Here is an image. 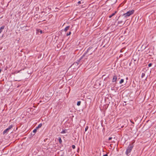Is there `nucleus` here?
<instances>
[{
	"instance_id": "22",
	"label": "nucleus",
	"mask_w": 156,
	"mask_h": 156,
	"mask_svg": "<svg viewBox=\"0 0 156 156\" xmlns=\"http://www.w3.org/2000/svg\"><path fill=\"white\" fill-rule=\"evenodd\" d=\"M72 147L73 149H75L76 147L75 146L73 145H72Z\"/></svg>"
},
{
	"instance_id": "32",
	"label": "nucleus",
	"mask_w": 156,
	"mask_h": 156,
	"mask_svg": "<svg viewBox=\"0 0 156 156\" xmlns=\"http://www.w3.org/2000/svg\"><path fill=\"white\" fill-rule=\"evenodd\" d=\"M130 64H131V63H130V64H129L130 65Z\"/></svg>"
},
{
	"instance_id": "25",
	"label": "nucleus",
	"mask_w": 156,
	"mask_h": 156,
	"mask_svg": "<svg viewBox=\"0 0 156 156\" xmlns=\"http://www.w3.org/2000/svg\"><path fill=\"white\" fill-rule=\"evenodd\" d=\"M81 3V1H79L78 2V5L80 4Z\"/></svg>"
},
{
	"instance_id": "6",
	"label": "nucleus",
	"mask_w": 156,
	"mask_h": 156,
	"mask_svg": "<svg viewBox=\"0 0 156 156\" xmlns=\"http://www.w3.org/2000/svg\"><path fill=\"white\" fill-rule=\"evenodd\" d=\"M117 12V11H116L115 12L113 13L112 15H110L109 16V18H111L112 16H114L115 14Z\"/></svg>"
},
{
	"instance_id": "17",
	"label": "nucleus",
	"mask_w": 156,
	"mask_h": 156,
	"mask_svg": "<svg viewBox=\"0 0 156 156\" xmlns=\"http://www.w3.org/2000/svg\"><path fill=\"white\" fill-rule=\"evenodd\" d=\"M37 129L35 128V129L33 130V132L34 133H35L36 132H37Z\"/></svg>"
},
{
	"instance_id": "4",
	"label": "nucleus",
	"mask_w": 156,
	"mask_h": 156,
	"mask_svg": "<svg viewBox=\"0 0 156 156\" xmlns=\"http://www.w3.org/2000/svg\"><path fill=\"white\" fill-rule=\"evenodd\" d=\"M85 56V55H83L81 57H80V58L76 62H75L73 65H78L79 64V62Z\"/></svg>"
},
{
	"instance_id": "7",
	"label": "nucleus",
	"mask_w": 156,
	"mask_h": 156,
	"mask_svg": "<svg viewBox=\"0 0 156 156\" xmlns=\"http://www.w3.org/2000/svg\"><path fill=\"white\" fill-rule=\"evenodd\" d=\"M42 126V123H40V124L37 126L36 127V128L37 129H38L39 128H41Z\"/></svg>"
},
{
	"instance_id": "3",
	"label": "nucleus",
	"mask_w": 156,
	"mask_h": 156,
	"mask_svg": "<svg viewBox=\"0 0 156 156\" xmlns=\"http://www.w3.org/2000/svg\"><path fill=\"white\" fill-rule=\"evenodd\" d=\"M134 11L133 10H129L126 13L124 14L123 16L126 18L129 16L133 14L134 12Z\"/></svg>"
},
{
	"instance_id": "18",
	"label": "nucleus",
	"mask_w": 156,
	"mask_h": 156,
	"mask_svg": "<svg viewBox=\"0 0 156 156\" xmlns=\"http://www.w3.org/2000/svg\"><path fill=\"white\" fill-rule=\"evenodd\" d=\"M123 23V22L122 21V20H121V21H118V23L119 24H122V23Z\"/></svg>"
},
{
	"instance_id": "19",
	"label": "nucleus",
	"mask_w": 156,
	"mask_h": 156,
	"mask_svg": "<svg viewBox=\"0 0 156 156\" xmlns=\"http://www.w3.org/2000/svg\"><path fill=\"white\" fill-rule=\"evenodd\" d=\"M66 133V131L65 130H63L61 132V133Z\"/></svg>"
},
{
	"instance_id": "2",
	"label": "nucleus",
	"mask_w": 156,
	"mask_h": 156,
	"mask_svg": "<svg viewBox=\"0 0 156 156\" xmlns=\"http://www.w3.org/2000/svg\"><path fill=\"white\" fill-rule=\"evenodd\" d=\"M133 147V144H129L128 147L126 152V155L129 156L130 154V153Z\"/></svg>"
},
{
	"instance_id": "28",
	"label": "nucleus",
	"mask_w": 156,
	"mask_h": 156,
	"mask_svg": "<svg viewBox=\"0 0 156 156\" xmlns=\"http://www.w3.org/2000/svg\"><path fill=\"white\" fill-rule=\"evenodd\" d=\"M40 33H41V34L42 32V30H41L40 31Z\"/></svg>"
},
{
	"instance_id": "9",
	"label": "nucleus",
	"mask_w": 156,
	"mask_h": 156,
	"mask_svg": "<svg viewBox=\"0 0 156 156\" xmlns=\"http://www.w3.org/2000/svg\"><path fill=\"white\" fill-rule=\"evenodd\" d=\"M69 27H70L69 26H68L66 27V28L64 29V31H65V32L66 31L69 29Z\"/></svg>"
},
{
	"instance_id": "23",
	"label": "nucleus",
	"mask_w": 156,
	"mask_h": 156,
	"mask_svg": "<svg viewBox=\"0 0 156 156\" xmlns=\"http://www.w3.org/2000/svg\"><path fill=\"white\" fill-rule=\"evenodd\" d=\"M152 65V64L151 63H150L148 64V66L149 67H150Z\"/></svg>"
},
{
	"instance_id": "30",
	"label": "nucleus",
	"mask_w": 156,
	"mask_h": 156,
	"mask_svg": "<svg viewBox=\"0 0 156 156\" xmlns=\"http://www.w3.org/2000/svg\"><path fill=\"white\" fill-rule=\"evenodd\" d=\"M120 52H122V50H121L120 51Z\"/></svg>"
},
{
	"instance_id": "10",
	"label": "nucleus",
	"mask_w": 156,
	"mask_h": 156,
	"mask_svg": "<svg viewBox=\"0 0 156 156\" xmlns=\"http://www.w3.org/2000/svg\"><path fill=\"white\" fill-rule=\"evenodd\" d=\"M62 107V105H61L60 104L59 105V104H58L57 106V107H58L59 109L61 108Z\"/></svg>"
},
{
	"instance_id": "11",
	"label": "nucleus",
	"mask_w": 156,
	"mask_h": 156,
	"mask_svg": "<svg viewBox=\"0 0 156 156\" xmlns=\"http://www.w3.org/2000/svg\"><path fill=\"white\" fill-rule=\"evenodd\" d=\"M8 131H9V129L7 128L6 129H5L4 131L3 132V134H4L6 133Z\"/></svg>"
},
{
	"instance_id": "16",
	"label": "nucleus",
	"mask_w": 156,
	"mask_h": 156,
	"mask_svg": "<svg viewBox=\"0 0 156 156\" xmlns=\"http://www.w3.org/2000/svg\"><path fill=\"white\" fill-rule=\"evenodd\" d=\"M145 76V74L144 73H142L141 75V78H143Z\"/></svg>"
},
{
	"instance_id": "27",
	"label": "nucleus",
	"mask_w": 156,
	"mask_h": 156,
	"mask_svg": "<svg viewBox=\"0 0 156 156\" xmlns=\"http://www.w3.org/2000/svg\"><path fill=\"white\" fill-rule=\"evenodd\" d=\"M103 156H108V155L107 154H106L103 155Z\"/></svg>"
},
{
	"instance_id": "21",
	"label": "nucleus",
	"mask_w": 156,
	"mask_h": 156,
	"mask_svg": "<svg viewBox=\"0 0 156 156\" xmlns=\"http://www.w3.org/2000/svg\"><path fill=\"white\" fill-rule=\"evenodd\" d=\"M88 126H87L85 128V131H86L88 129Z\"/></svg>"
},
{
	"instance_id": "14",
	"label": "nucleus",
	"mask_w": 156,
	"mask_h": 156,
	"mask_svg": "<svg viewBox=\"0 0 156 156\" xmlns=\"http://www.w3.org/2000/svg\"><path fill=\"white\" fill-rule=\"evenodd\" d=\"M124 80L123 79H121L120 81H119V83L122 84L124 82Z\"/></svg>"
},
{
	"instance_id": "24",
	"label": "nucleus",
	"mask_w": 156,
	"mask_h": 156,
	"mask_svg": "<svg viewBox=\"0 0 156 156\" xmlns=\"http://www.w3.org/2000/svg\"><path fill=\"white\" fill-rule=\"evenodd\" d=\"M112 139V137H110L108 139V140H111Z\"/></svg>"
},
{
	"instance_id": "13",
	"label": "nucleus",
	"mask_w": 156,
	"mask_h": 156,
	"mask_svg": "<svg viewBox=\"0 0 156 156\" xmlns=\"http://www.w3.org/2000/svg\"><path fill=\"white\" fill-rule=\"evenodd\" d=\"M13 127V126L12 125H10L8 128L7 129L9 130L11 129Z\"/></svg>"
},
{
	"instance_id": "26",
	"label": "nucleus",
	"mask_w": 156,
	"mask_h": 156,
	"mask_svg": "<svg viewBox=\"0 0 156 156\" xmlns=\"http://www.w3.org/2000/svg\"><path fill=\"white\" fill-rule=\"evenodd\" d=\"M131 5H135L134 2H132Z\"/></svg>"
},
{
	"instance_id": "12",
	"label": "nucleus",
	"mask_w": 156,
	"mask_h": 156,
	"mask_svg": "<svg viewBox=\"0 0 156 156\" xmlns=\"http://www.w3.org/2000/svg\"><path fill=\"white\" fill-rule=\"evenodd\" d=\"M58 141L60 144H61L62 142L61 138L60 137H58Z\"/></svg>"
},
{
	"instance_id": "1",
	"label": "nucleus",
	"mask_w": 156,
	"mask_h": 156,
	"mask_svg": "<svg viewBox=\"0 0 156 156\" xmlns=\"http://www.w3.org/2000/svg\"><path fill=\"white\" fill-rule=\"evenodd\" d=\"M96 49L97 48L94 47L93 45L90 46L89 47L87 51L84 53L83 55H85V56L86 54H87L88 56L91 55L95 52Z\"/></svg>"
},
{
	"instance_id": "8",
	"label": "nucleus",
	"mask_w": 156,
	"mask_h": 156,
	"mask_svg": "<svg viewBox=\"0 0 156 156\" xmlns=\"http://www.w3.org/2000/svg\"><path fill=\"white\" fill-rule=\"evenodd\" d=\"M5 27L4 26L1 27L0 28V33H1V32H2V30Z\"/></svg>"
},
{
	"instance_id": "31",
	"label": "nucleus",
	"mask_w": 156,
	"mask_h": 156,
	"mask_svg": "<svg viewBox=\"0 0 156 156\" xmlns=\"http://www.w3.org/2000/svg\"><path fill=\"white\" fill-rule=\"evenodd\" d=\"M87 56H86V58H87Z\"/></svg>"
},
{
	"instance_id": "29",
	"label": "nucleus",
	"mask_w": 156,
	"mask_h": 156,
	"mask_svg": "<svg viewBox=\"0 0 156 156\" xmlns=\"http://www.w3.org/2000/svg\"><path fill=\"white\" fill-rule=\"evenodd\" d=\"M126 80L128 79V77H126Z\"/></svg>"
},
{
	"instance_id": "20",
	"label": "nucleus",
	"mask_w": 156,
	"mask_h": 156,
	"mask_svg": "<svg viewBox=\"0 0 156 156\" xmlns=\"http://www.w3.org/2000/svg\"><path fill=\"white\" fill-rule=\"evenodd\" d=\"M71 34V32L70 31L68 33H67L66 34V36H68L69 35Z\"/></svg>"
},
{
	"instance_id": "15",
	"label": "nucleus",
	"mask_w": 156,
	"mask_h": 156,
	"mask_svg": "<svg viewBox=\"0 0 156 156\" xmlns=\"http://www.w3.org/2000/svg\"><path fill=\"white\" fill-rule=\"evenodd\" d=\"M81 102L80 101H78L77 103V105L78 106H80V105Z\"/></svg>"
},
{
	"instance_id": "5",
	"label": "nucleus",
	"mask_w": 156,
	"mask_h": 156,
	"mask_svg": "<svg viewBox=\"0 0 156 156\" xmlns=\"http://www.w3.org/2000/svg\"><path fill=\"white\" fill-rule=\"evenodd\" d=\"M117 76L116 75H115L113 76L112 80V82L114 83L116 82L117 80Z\"/></svg>"
}]
</instances>
